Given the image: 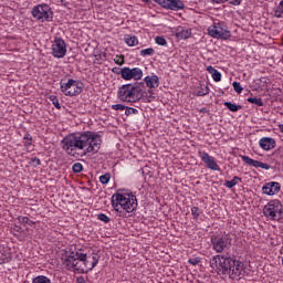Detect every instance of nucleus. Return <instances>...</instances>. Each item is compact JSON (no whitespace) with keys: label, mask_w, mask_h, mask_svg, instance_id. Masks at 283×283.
Returning a JSON list of instances; mask_svg holds the SVG:
<instances>
[{"label":"nucleus","mask_w":283,"mask_h":283,"mask_svg":"<svg viewBox=\"0 0 283 283\" xmlns=\"http://www.w3.org/2000/svg\"><path fill=\"white\" fill-rule=\"evenodd\" d=\"M200 262H201L200 256L192 258V259L188 260V264H191L192 266H197V264H200Z\"/></svg>","instance_id":"42"},{"label":"nucleus","mask_w":283,"mask_h":283,"mask_svg":"<svg viewBox=\"0 0 283 283\" xmlns=\"http://www.w3.org/2000/svg\"><path fill=\"white\" fill-rule=\"evenodd\" d=\"M176 39L179 41H185L191 36V29L186 27H178L175 32Z\"/></svg>","instance_id":"17"},{"label":"nucleus","mask_w":283,"mask_h":283,"mask_svg":"<svg viewBox=\"0 0 283 283\" xmlns=\"http://www.w3.org/2000/svg\"><path fill=\"white\" fill-rule=\"evenodd\" d=\"M140 56H154V54H156V51L154 50V48H148V49H143L139 52Z\"/></svg>","instance_id":"31"},{"label":"nucleus","mask_w":283,"mask_h":283,"mask_svg":"<svg viewBox=\"0 0 283 283\" xmlns=\"http://www.w3.org/2000/svg\"><path fill=\"white\" fill-rule=\"evenodd\" d=\"M97 220H99V222H104V224H109V222H112V219L105 214V213H97Z\"/></svg>","instance_id":"32"},{"label":"nucleus","mask_w":283,"mask_h":283,"mask_svg":"<svg viewBox=\"0 0 283 283\" xmlns=\"http://www.w3.org/2000/svg\"><path fill=\"white\" fill-rule=\"evenodd\" d=\"M130 70H132V78H134V81H140V78H143V70L140 67H134Z\"/></svg>","instance_id":"23"},{"label":"nucleus","mask_w":283,"mask_h":283,"mask_svg":"<svg viewBox=\"0 0 283 283\" xmlns=\"http://www.w3.org/2000/svg\"><path fill=\"white\" fill-rule=\"evenodd\" d=\"M111 205L119 218H125L127 213H134L138 209V199L132 192L118 190L112 196Z\"/></svg>","instance_id":"4"},{"label":"nucleus","mask_w":283,"mask_h":283,"mask_svg":"<svg viewBox=\"0 0 283 283\" xmlns=\"http://www.w3.org/2000/svg\"><path fill=\"white\" fill-rule=\"evenodd\" d=\"M50 101L52 102V104L54 105V107L56 109H61V104L59 103V97H56L55 95H51Z\"/></svg>","instance_id":"40"},{"label":"nucleus","mask_w":283,"mask_h":283,"mask_svg":"<svg viewBox=\"0 0 283 283\" xmlns=\"http://www.w3.org/2000/svg\"><path fill=\"white\" fill-rule=\"evenodd\" d=\"M199 158H201L202 163L211 171H220V166L218 165V163H216V158L209 155V153L199 151Z\"/></svg>","instance_id":"13"},{"label":"nucleus","mask_w":283,"mask_h":283,"mask_svg":"<svg viewBox=\"0 0 283 283\" xmlns=\"http://www.w3.org/2000/svg\"><path fill=\"white\" fill-rule=\"evenodd\" d=\"M240 182H242V178L234 176L231 180H227L224 182V187H227L228 189H233V187L240 185Z\"/></svg>","instance_id":"20"},{"label":"nucleus","mask_w":283,"mask_h":283,"mask_svg":"<svg viewBox=\"0 0 283 283\" xmlns=\"http://www.w3.org/2000/svg\"><path fill=\"white\" fill-rule=\"evenodd\" d=\"M209 94L208 85H200L196 88V96H207Z\"/></svg>","instance_id":"24"},{"label":"nucleus","mask_w":283,"mask_h":283,"mask_svg":"<svg viewBox=\"0 0 283 283\" xmlns=\"http://www.w3.org/2000/svg\"><path fill=\"white\" fill-rule=\"evenodd\" d=\"M112 178V175H109V172H106L102 176H99V182H102V185H107V182H109Z\"/></svg>","instance_id":"35"},{"label":"nucleus","mask_w":283,"mask_h":283,"mask_svg":"<svg viewBox=\"0 0 283 283\" xmlns=\"http://www.w3.org/2000/svg\"><path fill=\"white\" fill-rule=\"evenodd\" d=\"M72 171H73V174H81V171H83V164H81V163H75V164L72 166Z\"/></svg>","instance_id":"37"},{"label":"nucleus","mask_w":283,"mask_h":283,"mask_svg":"<svg viewBox=\"0 0 283 283\" xmlns=\"http://www.w3.org/2000/svg\"><path fill=\"white\" fill-rule=\"evenodd\" d=\"M143 87H145L144 83H134V84H124L117 91V98L122 101V103H138L140 101V96H143Z\"/></svg>","instance_id":"5"},{"label":"nucleus","mask_w":283,"mask_h":283,"mask_svg":"<svg viewBox=\"0 0 283 283\" xmlns=\"http://www.w3.org/2000/svg\"><path fill=\"white\" fill-rule=\"evenodd\" d=\"M125 114H126V116H132V114H138V109H136L134 107L126 106Z\"/></svg>","instance_id":"44"},{"label":"nucleus","mask_w":283,"mask_h":283,"mask_svg":"<svg viewBox=\"0 0 283 283\" xmlns=\"http://www.w3.org/2000/svg\"><path fill=\"white\" fill-rule=\"evenodd\" d=\"M76 283H87L83 276L76 279Z\"/></svg>","instance_id":"47"},{"label":"nucleus","mask_w":283,"mask_h":283,"mask_svg":"<svg viewBox=\"0 0 283 283\" xmlns=\"http://www.w3.org/2000/svg\"><path fill=\"white\" fill-rule=\"evenodd\" d=\"M155 42L157 43V45H167V40L165 39V36H156Z\"/></svg>","instance_id":"41"},{"label":"nucleus","mask_w":283,"mask_h":283,"mask_svg":"<svg viewBox=\"0 0 283 283\" xmlns=\"http://www.w3.org/2000/svg\"><path fill=\"white\" fill-rule=\"evenodd\" d=\"M18 222H20V224H29V227H32V224H34V221H32V220H30V218L23 217V216L18 217Z\"/></svg>","instance_id":"33"},{"label":"nucleus","mask_w":283,"mask_h":283,"mask_svg":"<svg viewBox=\"0 0 283 283\" xmlns=\"http://www.w3.org/2000/svg\"><path fill=\"white\" fill-rule=\"evenodd\" d=\"M164 10H171L172 12H180L185 10V2L182 0H154Z\"/></svg>","instance_id":"12"},{"label":"nucleus","mask_w":283,"mask_h":283,"mask_svg":"<svg viewBox=\"0 0 283 283\" xmlns=\"http://www.w3.org/2000/svg\"><path fill=\"white\" fill-rule=\"evenodd\" d=\"M224 107H227L230 112H240L242 109L241 105L233 104L231 102H224L223 103Z\"/></svg>","instance_id":"27"},{"label":"nucleus","mask_w":283,"mask_h":283,"mask_svg":"<svg viewBox=\"0 0 283 283\" xmlns=\"http://www.w3.org/2000/svg\"><path fill=\"white\" fill-rule=\"evenodd\" d=\"M200 213H202L200 208H198L196 206L191 208V216H192L193 220H198L200 218Z\"/></svg>","instance_id":"34"},{"label":"nucleus","mask_w":283,"mask_h":283,"mask_svg":"<svg viewBox=\"0 0 283 283\" xmlns=\"http://www.w3.org/2000/svg\"><path fill=\"white\" fill-rule=\"evenodd\" d=\"M144 1H145V3H149L150 0H144Z\"/></svg>","instance_id":"51"},{"label":"nucleus","mask_w":283,"mask_h":283,"mask_svg":"<svg viewBox=\"0 0 283 283\" xmlns=\"http://www.w3.org/2000/svg\"><path fill=\"white\" fill-rule=\"evenodd\" d=\"M210 266L218 275H230L232 280L240 277L244 271V264L233 256L217 254L210 260Z\"/></svg>","instance_id":"3"},{"label":"nucleus","mask_w":283,"mask_h":283,"mask_svg":"<svg viewBox=\"0 0 283 283\" xmlns=\"http://www.w3.org/2000/svg\"><path fill=\"white\" fill-rule=\"evenodd\" d=\"M207 72H209V74H211L214 83H220L222 81V73H220V71L216 70V67L209 65L207 67Z\"/></svg>","instance_id":"19"},{"label":"nucleus","mask_w":283,"mask_h":283,"mask_svg":"<svg viewBox=\"0 0 283 283\" xmlns=\"http://www.w3.org/2000/svg\"><path fill=\"white\" fill-rule=\"evenodd\" d=\"M60 90L64 96H78L83 92V82L74 78H62Z\"/></svg>","instance_id":"6"},{"label":"nucleus","mask_w":283,"mask_h":283,"mask_svg":"<svg viewBox=\"0 0 283 283\" xmlns=\"http://www.w3.org/2000/svg\"><path fill=\"white\" fill-rule=\"evenodd\" d=\"M52 56L54 59H63L67 54V44H65V40L62 38H55L52 42Z\"/></svg>","instance_id":"11"},{"label":"nucleus","mask_w":283,"mask_h":283,"mask_svg":"<svg viewBox=\"0 0 283 283\" xmlns=\"http://www.w3.org/2000/svg\"><path fill=\"white\" fill-rule=\"evenodd\" d=\"M212 3H227L229 0H211ZM242 3V0H230V6H240Z\"/></svg>","instance_id":"30"},{"label":"nucleus","mask_w":283,"mask_h":283,"mask_svg":"<svg viewBox=\"0 0 283 283\" xmlns=\"http://www.w3.org/2000/svg\"><path fill=\"white\" fill-rule=\"evenodd\" d=\"M114 61L116 65H123L125 63V55H116Z\"/></svg>","instance_id":"43"},{"label":"nucleus","mask_w":283,"mask_h":283,"mask_svg":"<svg viewBox=\"0 0 283 283\" xmlns=\"http://www.w3.org/2000/svg\"><path fill=\"white\" fill-rule=\"evenodd\" d=\"M248 103H251L252 105H256V107H264V102L261 97H248Z\"/></svg>","instance_id":"26"},{"label":"nucleus","mask_w":283,"mask_h":283,"mask_svg":"<svg viewBox=\"0 0 283 283\" xmlns=\"http://www.w3.org/2000/svg\"><path fill=\"white\" fill-rule=\"evenodd\" d=\"M31 15L39 23H50L54 19V12L48 3L34 6L31 10Z\"/></svg>","instance_id":"7"},{"label":"nucleus","mask_w":283,"mask_h":283,"mask_svg":"<svg viewBox=\"0 0 283 283\" xmlns=\"http://www.w3.org/2000/svg\"><path fill=\"white\" fill-rule=\"evenodd\" d=\"M144 82L149 90H156L160 85V77L158 75H147Z\"/></svg>","instance_id":"18"},{"label":"nucleus","mask_w":283,"mask_h":283,"mask_svg":"<svg viewBox=\"0 0 283 283\" xmlns=\"http://www.w3.org/2000/svg\"><path fill=\"white\" fill-rule=\"evenodd\" d=\"M274 17H276V19H283V0H281L274 9Z\"/></svg>","instance_id":"25"},{"label":"nucleus","mask_w":283,"mask_h":283,"mask_svg":"<svg viewBox=\"0 0 283 283\" xmlns=\"http://www.w3.org/2000/svg\"><path fill=\"white\" fill-rule=\"evenodd\" d=\"M98 260H101V255L97 253H83V251H71L63 259V266L67 271H77L78 273H87V271H92L98 264Z\"/></svg>","instance_id":"2"},{"label":"nucleus","mask_w":283,"mask_h":283,"mask_svg":"<svg viewBox=\"0 0 283 283\" xmlns=\"http://www.w3.org/2000/svg\"><path fill=\"white\" fill-rule=\"evenodd\" d=\"M39 165H41V159L36 157L31 158V161H30L31 167H39Z\"/></svg>","instance_id":"45"},{"label":"nucleus","mask_w":283,"mask_h":283,"mask_svg":"<svg viewBox=\"0 0 283 283\" xmlns=\"http://www.w3.org/2000/svg\"><path fill=\"white\" fill-rule=\"evenodd\" d=\"M14 231H21V227H19V226H14Z\"/></svg>","instance_id":"49"},{"label":"nucleus","mask_w":283,"mask_h":283,"mask_svg":"<svg viewBox=\"0 0 283 283\" xmlns=\"http://www.w3.org/2000/svg\"><path fill=\"white\" fill-rule=\"evenodd\" d=\"M199 112H200L201 114H207V112H209V111H208L207 108L202 107V108L199 109Z\"/></svg>","instance_id":"48"},{"label":"nucleus","mask_w":283,"mask_h":283,"mask_svg":"<svg viewBox=\"0 0 283 283\" xmlns=\"http://www.w3.org/2000/svg\"><path fill=\"white\" fill-rule=\"evenodd\" d=\"M208 34L212 39H221L222 41H228V39L231 36V31L229 30V27L224 22H213L208 28Z\"/></svg>","instance_id":"9"},{"label":"nucleus","mask_w":283,"mask_h":283,"mask_svg":"<svg viewBox=\"0 0 283 283\" xmlns=\"http://www.w3.org/2000/svg\"><path fill=\"white\" fill-rule=\"evenodd\" d=\"M259 147L264 149V151H271V149L275 148V139L271 137H263L259 140Z\"/></svg>","instance_id":"16"},{"label":"nucleus","mask_w":283,"mask_h":283,"mask_svg":"<svg viewBox=\"0 0 283 283\" xmlns=\"http://www.w3.org/2000/svg\"><path fill=\"white\" fill-rule=\"evenodd\" d=\"M279 129L283 133V124L279 125Z\"/></svg>","instance_id":"50"},{"label":"nucleus","mask_w":283,"mask_h":283,"mask_svg":"<svg viewBox=\"0 0 283 283\" xmlns=\"http://www.w3.org/2000/svg\"><path fill=\"white\" fill-rule=\"evenodd\" d=\"M283 206L277 199L271 200L263 208V216L268 220H280L282 218Z\"/></svg>","instance_id":"10"},{"label":"nucleus","mask_w":283,"mask_h":283,"mask_svg":"<svg viewBox=\"0 0 283 283\" xmlns=\"http://www.w3.org/2000/svg\"><path fill=\"white\" fill-rule=\"evenodd\" d=\"M212 251L229 253L231 251V237L229 234H212L210 238Z\"/></svg>","instance_id":"8"},{"label":"nucleus","mask_w":283,"mask_h":283,"mask_svg":"<svg viewBox=\"0 0 283 283\" xmlns=\"http://www.w3.org/2000/svg\"><path fill=\"white\" fill-rule=\"evenodd\" d=\"M0 258H2V263L8 264L12 260V253L9 251L0 252Z\"/></svg>","instance_id":"29"},{"label":"nucleus","mask_w":283,"mask_h":283,"mask_svg":"<svg viewBox=\"0 0 283 283\" xmlns=\"http://www.w3.org/2000/svg\"><path fill=\"white\" fill-rule=\"evenodd\" d=\"M280 189H282V185L277 181H269L262 187L265 196H276V193H280Z\"/></svg>","instance_id":"15"},{"label":"nucleus","mask_w":283,"mask_h":283,"mask_svg":"<svg viewBox=\"0 0 283 283\" xmlns=\"http://www.w3.org/2000/svg\"><path fill=\"white\" fill-rule=\"evenodd\" d=\"M103 139L101 135L94 132H77L66 135L60 143L61 148L67 156L78 158V156H88L98 154Z\"/></svg>","instance_id":"1"},{"label":"nucleus","mask_w":283,"mask_h":283,"mask_svg":"<svg viewBox=\"0 0 283 283\" xmlns=\"http://www.w3.org/2000/svg\"><path fill=\"white\" fill-rule=\"evenodd\" d=\"M32 283H52V280L45 275H38L32 279Z\"/></svg>","instance_id":"28"},{"label":"nucleus","mask_w":283,"mask_h":283,"mask_svg":"<svg viewBox=\"0 0 283 283\" xmlns=\"http://www.w3.org/2000/svg\"><path fill=\"white\" fill-rule=\"evenodd\" d=\"M241 159L243 160V163H245V165H249V167H255V169H265V171H269V169H271V165L255 160L247 155L241 156Z\"/></svg>","instance_id":"14"},{"label":"nucleus","mask_w":283,"mask_h":283,"mask_svg":"<svg viewBox=\"0 0 283 283\" xmlns=\"http://www.w3.org/2000/svg\"><path fill=\"white\" fill-rule=\"evenodd\" d=\"M126 108H127V106H125L123 104H113L111 106V109H114L115 112H125Z\"/></svg>","instance_id":"39"},{"label":"nucleus","mask_w":283,"mask_h":283,"mask_svg":"<svg viewBox=\"0 0 283 283\" xmlns=\"http://www.w3.org/2000/svg\"><path fill=\"white\" fill-rule=\"evenodd\" d=\"M120 70H122L120 67L115 66V67L112 69V73L113 74H120Z\"/></svg>","instance_id":"46"},{"label":"nucleus","mask_w":283,"mask_h":283,"mask_svg":"<svg viewBox=\"0 0 283 283\" xmlns=\"http://www.w3.org/2000/svg\"><path fill=\"white\" fill-rule=\"evenodd\" d=\"M120 76L124 78V81H132V69L127 66L120 69Z\"/></svg>","instance_id":"22"},{"label":"nucleus","mask_w":283,"mask_h":283,"mask_svg":"<svg viewBox=\"0 0 283 283\" xmlns=\"http://www.w3.org/2000/svg\"><path fill=\"white\" fill-rule=\"evenodd\" d=\"M24 147H31L32 146V135L27 133L23 137Z\"/></svg>","instance_id":"36"},{"label":"nucleus","mask_w":283,"mask_h":283,"mask_svg":"<svg viewBox=\"0 0 283 283\" xmlns=\"http://www.w3.org/2000/svg\"><path fill=\"white\" fill-rule=\"evenodd\" d=\"M232 87H233L234 92H237V94H242V92L244 90L242 87V84H240V82H233Z\"/></svg>","instance_id":"38"},{"label":"nucleus","mask_w":283,"mask_h":283,"mask_svg":"<svg viewBox=\"0 0 283 283\" xmlns=\"http://www.w3.org/2000/svg\"><path fill=\"white\" fill-rule=\"evenodd\" d=\"M125 43H127L129 48H134L138 45V38L136 35H125Z\"/></svg>","instance_id":"21"}]
</instances>
